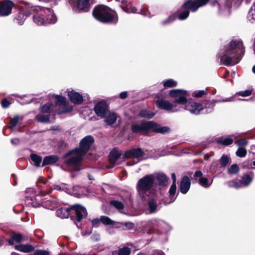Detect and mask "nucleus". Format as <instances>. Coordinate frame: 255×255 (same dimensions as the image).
Masks as SVG:
<instances>
[{"label":"nucleus","instance_id":"f257e3e1","mask_svg":"<svg viewBox=\"0 0 255 255\" xmlns=\"http://www.w3.org/2000/svg\"><path fill=\"white\" fill-rule=\"evenodd\" d=\"M245 48L242 39H233L225 46L221 62L226 66L235 65L238 63L243 58Z\"/></svg>","mask_w":255,"mask_h":255},{"label":"nucleus","instance_id":"f03ea898","mask_svg":"<svg viewBox=\"0 0 255 255\" xmlns=\"http://www.w3.org/2000/svg\"><path fill=\"white\" fill-rule=\"evenodd\" d=\"M169 95L174 99V102L164 99H158L156 101L158 108L169 112H176L180 110V107L177 105L184 104L187 100V92L186 91L174 89L169 91Z\"/></svg>","mask_w":255,"mask_h":255},{"label":"nucleus","instance_id":"7ed1b4c3","mask_svg":"<svg viewBox=\"0 0 255 255\" xmlns=\"http://www.w3.org/2000/svg\"><path fill=\"white\" fill-rule=\"evenodd\" d=\"M109 7L99 4L95 6L92 11L93 17L98 21L104 23H116L118 16L109 12Z\"/></svg>","mask_w":255,"mask_h":255},{"label":"nucleus","instance_id":"20e7f679","mask_svg":"<svg viewBox=\"0 0 255 255\" xmlns=\"http://www.w3.org/2000/svg\"><path fill=\"white\" fill-rule=\"evenodd\" d=\"M153 175L149 174L145 175L139 179L137 184V190L138 194L145 200V195H147L149 190L152 188L154 184Z\"/></svg>","mask_w":255,"mask_h":255},{"label":"nucleus","instance_id":"39448f33","mask_svg":"<svg viewBox=\"0 0 255 255\" xmlns=\"http://www.w3.org/2000/svg\"><path fill=\"white\" fill-rule=\"evenodd\" d=\"M70 154L72 156L65 161L68 170L70 171L80 170L81 168L79 167V164L84 155L76 149L69 152L68 155Z\"/></svg>","mask_w":255,"mask_h":255},{"label":"nucleus","instance_id":"423d86ee","mask_svg":"<svg viewBox=\"0 0 255 255\" xmlns=\"http://www.w3.org/2000/svg\"><path fill=\"white\" fill-rule=\"evenodd\" d=\"M154 126L152 121L142 120L134 123L131 125V129L133 132L145 134L150 131H152Z\"/></svg>","mask_w":255,"mask_h":255},{"label":"nucleus","instance_id":"0eeeda50","mask_svg":"<svg viewBox=\"0 0 255 255\" xmlns=\"http://www.w3.org/2000/svg\"><path fill=\"white\" fill-rule=\"evenodd\" d=\"M51 17L49 19L45 14L40 12L33 15V20L38 25H45L48 23H55L57 21L56 17L53 16L52 15H51Z\"/></svg>","mask_w":255,"mask_h":255},{"label":"nucleus","instance_id":"6e6552de","mask_svg":"<svg viewBox=\"0 0 255 255\" xmlns=\"http://www.w3.org/2000/svg\"><path fill=\"white\" fill-rule=\"evenodd\" d=\"M94 141V139L93 136H86L81 141L79 148L76 149L84 155L89 150Z\"/></svg>","mask_w":255,"mask_h":255},{"label":"nucleus","instance_id":"1a4fd4ad","mask_svg":"<svg viewBox=\"0 0 255 255\" xmlns=\"http://www.w3.org/2000/svg\"><path fill=\"white\" fill-rule=\"evenodd\" d=\"M14 6V3L10 0L0 1V16H7L11 13L12 8Z\"/></svg>","mask_w":255,"mask_h":255},{"label":"nucleus","instance_id":"9d476101","mask_svg":"<svg viewBox=\"0 0 255 255\" xmlns=\"http://www.w3.org/2000/svg\"><path fill=\"white\" fill-rule=\"evenodd\" d=\"M183 105L184 109L192 114L198 115L201 111L203 110V106L202 104L193 101L187 102V100Z\"/></svg>","mask_w":255,"mask_h":255},{"label":"nucleus","instance_id":"9b49d317","mask_svg":"<svg viewBox=\"0 0 255 255\" xmlns=\"http://www.w3.org/2000/svg\"><path fill=\"white\" fill-rule=\"evenodd\" d=\"M96 114L102 118L109 112L108 105L105 102L101 101L98 103L94 107Z\"/></svg>","mask_w":255,"mask_h":255},{"label":"nucleus","instance_id":"f8f14e48","mask_svg":"<svg viewBox=\"0 0 255 255\" xmlns=\"http://www.w3.org/2000/svg\"><path fill=\"white\" fill-rule=\"evenodd\" d=\"M72 210L74 209L78 222H80L82 219L87 216L86 209L80 205H75L72 206Z\"/></svg>","mask_w":255,"mask_h":255},{"label":"nucleus","instance_id":"ddd939ff","mask_svg":"<svg viewBox=\"0 0 255 255\" xmlns=\"http://www.w3.org/2000/svg\"><path fill=\"white\" fill-rule=\"evenodd\" d=\"M59 204L58 200L54 197H52L48 200H44L42 201V206L50 210H53L58 207Z\"/></svg>","mask_w":255,"mask_h":255},{"label":"nucleus","instance_id":"4468645a","mask_svg":"<svg viewBox=\"0 0 255 255\" xmlns=\"http://www.w3.org/2000/svg\"><path fill=\"white\" fill-rule=\"evenodd\" d=\"M93 0H77V7L80 11L88 12Z\"/></svg>","mask_w":255,"mask_h":255},{"label":"nucleus","instance_id":"2eb2a0df","mask_svg":"<svg viewBox=\"0 0 255 255\" xmlns=\"http://www.w3.org/2000/svg\"><path fill=\"white\" fill-rule=\"evenodd\" d=\"M144 154V152L140 148L132 149L126 151L123 156L125 158H138Z\"/></svg>","mask_w":255,"mask_h":255},{"label":"nucleus","instance_id":"dca6fc26","mask_svg":"<svg viewBox=\"0 0 255 255\" xmlns=\"http://www.w3.org/2000/svg\"><path fill=\"white\" fill-rule=\"evenodd\" d=\"M104 118V122L107 125L113 127L116 123L119 117L115 113L109 112Z\"/></svg>","mask_w":255,"mask_h":255},{"label":"nucleus","instance_id":"f3484780","mask_svg":"<svg viewBox=\"0 0 255 255\" xmlns=\"http://www.w3.org/2000/svg\"><path fill=\"white\" fill-rule=\"evenodd\" d=\"M233 101V98L230 97L228 98H226L225 99H223L222 100H218V101H207L206 103L202 104L203 106V109H206L207 113L211 112L214 108L215 106L214 102L221 103V102H231Z\"/></svg>","mask_w":255,"mask_h":255},{"label":"nucleus","instance_id":"a211bd4d","mask_svg":"<svg viewBox=\"0 0 255 255\" xmlns=\"http://www.w3.org/2000/svg\"><path fill=\"white\" fill-rule=\"evenodd\" d=\"M181 9H187L189 12H196L198 8L195 0H188L182 4Z\"/></svg>","mask_w":255,"mask_h":255},{"label":"nucleus","instance_id":"6ab92c4d","mask_svg":"<svg viewBox=\"0 0 255 255\" xmlns=\"http://www.w3.org/2000/svg\"><path fill=\"white\" fill-rule=\"evenodd\" d=\"M68 95L71 101L74 104H79L83 102L82 96L73 90L69 91Z\"/></svg>","mask_w":255,"mask_h":255},{"label":"nucleus","instance_id":"aec40b11","mask_svg":"<svg viewBox=\"0 0 255 255\" xmlns=\"http://www.w3.org/2000/svg\"><path fill=\"white\" fill-rule=\"evenodd\" d=\"M25 202L28 205H30L34 207H38L40 206H42L41 197L39 196H37L36 197L27 196L26 198Z\"/></svg>","mask_w":255,"mask_h":255},{"label":"nucleus","instance_id":"412c9836","mask_svg":"<svg viewBox=\"0 0 255 255\" xmlns=\"http://www.w3.org/2000/svg\"><path fill=\"white\" fill-rule=\"evenodd\" d=\"M191 185V181L189 178L184 176L182 178L180 186V191L183 194H186L189 190Z\"/></svg>","mask_w":255,"mask_h":255},{"label":"nucleus","instance_id":"4be33fe9","mask_svg":"<svg viewBox=\"0 0 255 255\" xmlns=\"http://www.w3.org/2000/svg\"><path fill=\"white\" fill-rule=\"evenodd\" d=\"M27 240V238L23 237L20 234L14 233L7 240V242L9 245H12L14 244V242L18 243L24 241H26Z\"/></svg>","mask_w":255,"mask_h":255},{"label":"nucleus","instance_id":"5701e85b","mask_svg":"<svg viewBox=\"0 0 255 255\" xmlns=\"http://www.w3.org/2000/svg\"><path fill=\"white\" fill-rule=\"evenodd\" d=\"M153 175V180H156L160 186H164L167 181V177L166 175L162 173L152 174Z\"/></svg>","mask_w":255,"mask_h":255},{"label":"nucleus","instance_id":"b1692460","mask_svg":"<svg viewBox=\"0 0 255 255\" xmlns=\"http://www.w3.org/2000/svg\"><path fill=\"white\" fill-rule=\"evenodd\" d=\"M148 207L150 214L156 213L159 209L157 200L155 199H150L148 202Z\"/></svg>","mask_w":255,"mask_h":255},{"label":"nucleus","instance_id":"393cba45","mask_svg":"<svg viewBox=\"0 0 255 255\" xmlns=\"http://www.w3.org/2000/svg\"><path fill=\"white\" fill-rule=\"evenodd\" d=\"M27 15L24 13V11L23 10H18V12L14 15V20H16V22L20 25H22L25 20Z\"/></svg>","mask_w":255,"mask_h":255},{"label":"nucleus","instance_id":"a878e982","mask_svg":"<svg viewBox=\"0 0 255 255\" xmlns=\"http://www.w3.org/2000/svg\"><path fill=\"white\" fill-rule=\"evenodd\" d=\"M72 208H61L57 211V216L61 218H67L69 216Z\"/></svg>","mask_w":255,"mask_h":255},{"label":"nucleus","instance_id":"bb28decb","mask_svg":"<svg viewBox=\"0 0 255 255\" xmlns=\"http://www.w3.org/2000/svg\"><path fill=\"white\" fill-rule=\"evenodd\" d=\"M176 191V184L172 183V185L171 186L169 193V198L170 201L167 202V201H165V204H169L171 203H172L176 199V197L175 196V194Z\"/></svg>","mask_w":255,"mask_h":255},{"label":"nucleus","instance_id":"cd10ccee","mask_svg":"<svg viewBox=\"0 0 255 255\" xmlns=\"http://www.w3.org/2000/svg\"><path fill=\"white\" fill-rule=\"evenodd\" d=\"M233 135H229L227 137H222L219 138L217 141L218 143L222 144L223 145L227 146L233 142V139L232 136Z\"/></svg>","mask_w":255,"mask_h":255},{"label":"nucleus","instance_id":"c85d7f7f","mask_svg":"<svg viewBox=\"0 0 255 255\" xmlns=\"http://www.w3.org/2000/svg\"><path fill=\"white\" fill-rule=\"evenodd\" d=\"M253 177L254 173L253 172H251L250 174L244 175L241 180V184L244 186L249 185L252 182Z\"/></svg>","mask_w":255,"mask_h":255},{"label":"nucleus","instance_id":"c756f323","mask_svg":"<svg viewBox=\"0 0 255 255\" xmlns=\"http://www.w3.org/2000/svg\"><path fill=\"white\" fill-rule=\"evenodd\" d=\"M15 249L19 251L28 253L33 250L34 248L32 246L30 245H18L15 246Z\"/></svg>","mask_w":255,"mask_h":255},{"label":"nucleus","instance_id":"7c9ffc66","mask_svg":"<svg viewBox=\"0 0 255 255\" xmlns=\"http://www.w3.org/2000/svg\"><path fill=\"white\" fill-rule=\"evenodd\" d=\"M58 158L55 155H50L44 157L42 166H44L47 164H53L58 161Z\"/></svg>","mask_w":255,"mask_h":255},{"label":"nucleus","instance_id":"2f4dec72","mask_svg":"<svg viewBox=\"0 0 255 255\" xmlns=\"http://www.w3.org/2000/svg\"><path fill=\"white\" fill-rule=\"evenodd\" d=\"M23 120V117L19 116H14L11 120L9 128L13 129L17 125H20Z\"/></svg>","mask_w":255,"mask_h":255},{"label":"nucleus","instance_id":"473e14b6","mask_svg":"<svg viewBox=\"0 0 255 255\" xmlns=\"http://www.w3.org/2000/svg\"><path fill=\"white\" fill-rule=\"evenodd\" d=\"M50 98L54 99V102L56 105L60 106H65L66 104V99L65 98L58 95H53L50 96Z\"/></svg>","mask_w":255,"mask_h":255},{"label":"nucleus","instance_id":"72a5a7b5","mask_svg":"<svg viewBox=\"0 0 255 255\" xmlns=\"http://www.w3.org/2000/svg\"><path fill=\"white\" fill-rule=\"evenodd\" d=\"M183 11L178 12V11H175L173 14H176V19L183 20L186 19L189 15V11L185 9H182Z\"/></svg>","mask_w":255,"mask_h":255},{"label":"nucleus","instance_id":"f704fd0d","mask_svg":"<svg viewBox=\"0 0 255 255\" xmlns=\"http://www.w3.org/2000/svg\"><path fill=\"white\" fill-rule=\"evenodd\" d=\"M154 126L152 128V131L157 132L165 133L169 130V128L167 127H160L159 125L154 122Z\"/></svg>","mask_w":255,"mask_h":255},{"label":"nucleus","instance_id":"c9c22d12","mask_svg":"<svg viewBox=\"0 0 255 255\" xmlns=\"http://www.w3.org/2000/svg\"><path fill=\"white\" fill-rule=\"evenodd\" d=\"M213 180H209L206 177H201L199 179V183L201 186L205 188H208L212 183Z\"/></svg>","mask_w":255,"mask_h":255},{"label":"nucleus","instance_id":"e433bc0d","mask_svg":"<svg viewBox=\"0 0 255 255\" xmlns=\"http://www.w3.org/2000/svg\"><path fill=\"white\" fill-rule=\"evenodd\" d=\"M176 19V14L172 13L166 19L162 21L161 22V25L162 26L166 25L169 24L174 20Z\"/></svg>","mask_w":255,"mask_h":255},{"label":"nucleus","instance_id":"4c0bfd02","mask_svg":"<svg viewBox=\"0 0 255 255\" xmlns=\"http://www.w3.org/2000/svg\"><path fill=\"white\" fill-rule=\"evenodd\" d=\"M54 109V105L51 104H46L41 108V112L43 113H50Z\"/></svg>","mask_w":255,"mask_h":255},{"label":"nucleus","instance_id":"58836bf2","mask_svg":"<svg viewBox=\"0 0 255 255\" xmlns=\"http://www.w3.org/2000/svg\"><path fill=\"white\" fill-rule=\"evenodd\" d=\"M247 18L251 21V22H253L255 21V6L253 5V6L250 9Z\"/></svg>","mask_w":255,"mask_h":255},{"label":"nucleus","instance_id":"ea45409f","mask_svg":"<svg viewBox=\"0 0 255 255\" xmlns=\"http://www.w3.org/2000/svg\"><path fill=\"white\" fill-rule=\"evenodd\" d=\"M31 159L32 163L37 167L39 166L42 161L41 158L35 154L31 155Z\"/></svg>","mask_w":255,"mask_h":255},{"label":"nucleus","instance_id":"a19ab883","mask_svg":"<svg viewBox=\"0 0 255 255\" xmlns=\"http://www.w3.org/2000/svg\"><path fill=\"white\" fill-rule=\"evenodd\" d=\"M101 222L105 225H115V222L112 220L108 217L102 216H101Z\"/></svg>","mask_w":255,"mask_h":255},{"label":"nucleus","instance_id":"79ce46f5","mask_svg":"<svg viewBox=\"0 0 255 255\" xmlns=\"http://www.w3.org/2000/svg\"><path fill=\"white\" fill-rule=\"evenodd\" d=\"M163 86L165 88H171L176 86L177 82L173 79H168L163 82Z\"/></svg>","mask_w":255,"mask_h":255},{"label":"nucleus","instance_id":"37998d69","mask_svg":"<svg viewBox=\"0 0 255 255\" xmlns=\"http://www.w3.org/2000/svg\"><path fill=\"white\" fill-rule=\"evenodd\" d=\"M44 113H41L36 116L37 120L42 123L48 122L49 120V117L48 115H43Z\"/></svg>","mask_w":255,"mask_h":255},{"label":"nucleus","instance_id":"c03bdc74","mask_svg":"<svg viewBox=\"0 0 255 255\" xmlns=\"http://www.w3.org/2000/svg\"><path fill=\"white\" fill-rule=\"evenodd\" d=\"M154 115V114L153 113L149 112L146 110H142L139 113V116L141 117L146 118H151Z\"/></svg>","mask_w":255,"mask_h":255},{"label":"nucleus","instance_id":"a18cd8bd","mask_svg":"<svg viewBox=\"0 0 255 255\" xmlns=\"http://www.w3.org/2000/svg\"><path fill=\"white\" fill-rule=\"evenodd\" d=\"M247 151L245 147H239L238 150H237L236 154V155L240 157H244L247 155Z\"/></svg>","mask_w":255,"mask_h":255},{"label":"nucleus","instance_id":"49530a36","mask_svg":"<svg viewBox=\"0 0 255 255\" xmlns=\"http://www.w3.org/2000/svg\"><path fill=\"white\" fill-rule=\"evenodd\" d=\"M110 204L118 210H122L124 208V204L120 201L113 200L110 202Z\"/></svg>","mask_w":255,"mask_h":255},{"label":"nucleus","instance_id":"de8ad7c7","mask_svg":"<svg viewBox=\"0 0 255 255\" xmlns=\"http://www.w3.org/2000/svg\"><path fill=\"white\" fill-rule=\"evenodd\" d=\"M221 166L225 167L229 162V158L227 155H223L220 160Z\"/></svg>","mask_w":255,"mask_h":255},{"label":"nucleus","instance_id":"09e8293b","mask_svg":"<svg viewBox=\"0 0 255 255\" xmlns=\"http://www.w3.org/2000/svg\"><path fill=\"white\" fill-rule=\"evenodd\" d=\"M119 255H129L130 253V249L128 247H124L120 249L119 251Z\"/></svg>","mask_w":255,"mask_h":255},{"label":"nucleus","instance_id":"8fccbe9b","mask_svg":"<svg viewBox=\"0 0 255 255\" xmlns=\"http://www.w3.org/2000/svg\"><path fill=\"white\" fill-rule=\"evenodd\" d=\"M236 143L239 147H244V146L248 144V141L246 139L242 138L237 140L236 141Z\"/></svg>","mask_w":255,"mask_h":255},{"label":"nucleus","instance_id":"3c124183","mask_svg":"<svg viewBox=\"0 0 255 255\" xmlns=\"http://www.w3.org/2000/svg\"><path fill=\"white\" fill-rule=\"evenodd\" d=\"M159 221L157 220H153L148 222V224L150 229L155 230L158 226Z\"/></svg>","mask_w":255,"mask_h":255},{"label":"nucleus","instance_id":"603ef678","mask_svg":"<svg viewBox=\"0 0 255 255\" xmlns=\"http://www.w3.org/2000/svg\"><path fill=\"white\" fill-rule=\"evenodd\" d=\"M195 1L199 8L200 7L206 5L210 1V0H195Z\"/></svg>","mask_w":255,"mask_h":255},{"label":"nucleus","instance_id":"864d4df0","mask_svg":"<svg viewBox=\"0 0 255 255\" xmlns=\"http://www.w3.org/2000/svg\"><path fill=\"white\" fill-rule=\"evenodd\" d=\"M239 170V168L237 164L232 165L229 169V173L230 174H236Z\"/></svg>","mask_w":255,"mask_h":255},{"label":"nucleus","instance_id":"5fc2aeb1","mask_svg":"<svg viewBox=\"0 0 255 255\" xmlns=\"http://www.w3.org/2000/svg\"><path fill=\"white\" fill-rule=\"evenodd\" d=\"M228 184L230 187H234L236 189L241 188L243 185L242 184H241V182L239 183L235 180L229 182Z\"/></svg>","mask_w":255,"mask_h":255},{"label":"nucleus","instance_id":"6e6d98bb","mask_svg":"<svg viewBox=\"0 0 255 255\" xmlns=\"http://www.w3.org/2000/svg\"><path fill=\"white\" fill-rule=\"evenodd\" d=\"M252 93V90H247L244 91L239 92L237 94L242 97H247L251 95Z\"/></svg>","mask_w":255,"mask_h":255},{"label":"nucleus","instance_id":"4d7b16f0","mask_svg":"<svg viewBox=\"0 0 255 255\" xmlns=\"http://www.w3.org/2000/svg\"><path fill=\"white\" fill-rule=\"evenodd\" d=\"M34 255H50V253L48 251L39 250L35 252Z\"/></svg>","mask_w":255,"mask_h":255},{"label":"nucleus","instance_id":"13d9d810","mask_svg":"<svg viewBox=\"0 0 255 255\" xmlns=\"http://www.w3.org/2000/svg\"><path fill=\"white\" fill-rule=\"evenodd\" d=\"M206 92L205 91L200 90V91H195L194 92V97H195L196 98H199V97H201L202 96L206 95Z\"/></svg>","mask_w":255,"mask_h":255},{"label":"nucleus","instance_id":"bf43d9fd","mask_svg":"<svg viewBox=\"0 0 255 255\" xmlns=\"http://www.w3.org/2000/svg\"><path fill=\"white\" fill-rule=\"evenodd\" d=\"M101 222V218L100 219H94L93 220H92L91 223L93 225V226L97 227L99 226L100 223Z\"/></svg>","mask_w":255,"mask_h":255},{"label":"nucleus","instance_id":"052dcab7","mask_svg":"<svg viewBox=\"0 0 255 255\" xmlns=\"http://www.w3.org/2000/svg\"><path fill=\"white\" fill-rule=\"evenodd\" d=\"M243 167L245 168L250 169L253 168L252 165V163L249 161H245L242 165Z\"/></svg>","mask_w":255,"mask_h":255},{"label":"nucleus","instance_id":"680f3d73","mask_svg":"<svg viewBox=\"0 0 255 255\" xmlns=\"http://www.w3.org/2000/svg\"><path fill=\"white\" fill-rule=\"evenodd\" d=\"M9 105V102L6 99H4L1 101V106L4 108H7Z\"/></svg>","mask_w":255,"mask_h":255},{"label":"nucleus","instance_id":"e2e57ef3","mask_svg":"<svg viewBox=\"0 0 255 255\" xmlns=\"http://www.w3.org/2000/svg\"><path fill=\"white\" fill-rule=\"evenodd\" d=\"M110 155L113 156L114 158L115 157L117 160L120 156L119 153L116 151H112L110 153Z\"/></svg>","mask_w":255,"mask_h":255},{"label":"nucleus","instance_id":"0e129e2a","mask_svg":"<svg viewBox=\"0 0 255 255\" xmlns=\"http://www.w3.org/2000/svg\"><path fill=\"white\" fill-rule=\"evenodd\" d=\"M137 255H144L143 254H139ZM152 255H165V254H164V253L163 252L158 250V251H155L153 253V254H152Z\"/></svg>","mask_w":255,"mask_h":255},{"label":"nucleus","instance_id":"69168bd1","mask_svg":"<svg viewBox=\"0 0 255 255\" xmlns=\"http://www.w3.org/2000/svg\"><path fill=\"white\" fill-rule=\"evenodd\" d=\"M210 3L211 5L212 6L218 5L219 8L220 7V4H219V2L218 1V0H212L210 2Z\"/></svg>","mask_w":255,"mask_h":255},{"label":"nucleus","instance_id":"338daca9","mask_svg":"<svg viewBox=\"0 0 255 255\" xmlns=\"http://www.w3.org/2000/svg\"><path fill=\"white\" fill-rule=\"evenodd\" d=\"M149 11L146 8H142L140 10V13L145 16H147L149 14Z\"/></svg>","mask_w":255,"mask_h":255},{"label":"nucleus","instance_id":"774afa93","mask_svg":"<svg viewBox=\"0 0 255 255\" xmlns=\"http://www.w3.org/2000/svg\"><path fill=\"white\" fill-rule=\"evenodd\" d=\"M11 142L12 144L17 145L19 143L20 141L18 138H15L11 139Z\"/></svg>","mask_w":255,"mask_h":255}]
</instances>
